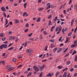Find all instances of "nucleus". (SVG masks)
I'll use <instances>...</instances> for the list:
<instances>
[{"label":"nucleus","mask_w":77,"mask_h":77,"mask_svg":"<svg viewBox=\"0 0 77 77\" xmlns=\"http://www.w3.org/2000/svg\"><path fill=\"white\" fill-rule=\"evenodd\" d=\"M51 17H52L51 14H50V15L48 16V19H50V18H51Z\"/></svg>","instance_id":"obj_35"},{"label":"nucleus","mask_w":77,"mask_h":77,"mask_svg":"<svg viewBox=\"0 0 77 77\" xmlns=\"http://www.w3.org/2000/svg\"><path fill=\"white\" fill-rule=\"evenodd\" d=\"M38 67L40 69V71H42V66H41L40 65H38Z\"/></svg>","instance_id":"obj_20"},{"label":"nucleus","mask_w":77,"mask_h":77,"mask_svg":"<svg viewBox=\"0 0 77 77\" xmlns=\"http://www.w3.org/2000/svg\"><path fill=\"white\" fill-rule=\"evenodd\" d=\"M32 75V72H29L27 75V77H29L30 76Z\"/></svg>","instance_id":"obj_23"},{"label":"nucleus","mask_w":77,"mask_h":77,"mask_svg":"<svg viewBox=\"0 0 77 77\" xmlns=\"http://www.w3.org/2000/svg\"><path fill=\"white\" fill-rule=\"evenodd\" d=\"M11 67V65H8L6 66V69H9V68Z\"/></svg>","instance_id":"obj_14"},{"label":"nucleus","mask_w":77,"mask_h":77,"mask_svg":"<svg viewBox=\"0 0 77 77\" xmlns=\"http://www.w3.org/2000/svg\"><path fill=\"white\" fill-rule=\"evenodd\" d=\"M40 20H41V17H38V19L37 20V22H39Z\"/></svg>","instance_id":"obj_19"},{"label":"nucleus","mask_w":77,"mask_h":77,"mask_svg":"<svg viewBox=\"0 0 77 77\" xmlns=\"http://www.w3.org/2000/svg\"><path fill=\"white\" fill-rule=\"evenodd\" d=\"M26 14H27V13H23V17H24V16H25V15H26Z\"/></svg>","instance_id":"obj_51"},{"label":"nucleus","mask_w":77,"mask_h":77,"mask_svg":"<svg viewBox=\"0 0 77 77\" xmlns=\"http://www.w3.org/2000/svg\"><path fill=\"white\" fill-rule=\"evenodd\" d=\"M17 37L16 38V39L15 40V42H18V35H17Z\"/></svg>","instance_id":"obj_33"},{"label":"nucleus","mask_w":77,"mask_h":77,"mask_svg":"<svg viewBox=\"0 0 77 77\" xmlns=\"http://www.w3.org/2000/svg\"><path fill=\"white\" fill-rule=\"evenodd\" d=\"M1 9L2 11H3V12H5V11H6V9L5 8L3 7H2L1 8Z\"/></svg>","instance_id":"obj_6"},{"label":"nucleus","mask_w":77,"mask_h":77,"mask_svg":"<svg viewBox=\"0 0 77 77\" xmlns=\"http://www.w3.org/2000/svg\"><path fill=\"white\" fill-rule=\"evenodd\" d=\"M75 53H76V51H75L72 53V55H74V54H75Z\"/></svg>","instance_id":"obj_39"},{"label":"nucleus","mask_w":77,"mask_h":77,"mask_svg":"<svg viewBox=\"0 0 77 77\" xmlns=\"http://www.w3.org/2000/svg\"><path fill=\"white\" fill-rule=\"evenodd\" d=\"M72 32H69L68 34V36H71V34H72Z\"/></svg>","instance_id":"obj_34"},{"label":"nucleus","mask_w":77,"mask_h":77,"mask_svg":"<svg viewBox=\"0 0 77 77\" xmlns=\"http://www.w3.org/2000/svg\"><path fill=\"white\" fill-rule=\"evenodd\" d=\"M51 8L52 9H54V6L52 5L51 6Z\"/></svg>","instance_id":"obj_48"},{"label":"nucleus","mask_w":77,"mask_h":77,"mask_svg":"<svg viewBox=\"0 0 77 77\" xmlns=\"http://www.w3.org/2000/svg\"><path fill=\"white\" fill-rule=\"evenodd\" d=\"M70 63H71V61H68L67 62V65H69V64H70Z\"/></svg>","instance_id":"obj_38"},{"label":"nucleus","mask_w":77,"mask_h":77,"mask_svg":"<svg viewBox=\"0 0 77 77\" xmlns=\"http://www.w3.org/2000/svg\"><path fill=\"white\" fill-rule=\"evenodd\" d=\"M57 17L56 16L55 17L54 20V21H56V20H57Z\"/></svg>","instance_id":"obj_37"},{"label":"nucleus","mask_w":77,"mask_h":77,"mask_svg":"<svg viewBox=\"0 0 77 77\" xmlns=\"http://www.w3.org/2000/svg\"><path fill=\"white\" fill-rule=\"evenodd\" d=\"M29 31V29H25L24 30L25 32L26 33V32H27Z\"/></svg>","instance_id":"obj_40"},{"label":"nucleus","mask_w":77,"mask_h":77,"mask_svg":"<svg viewBox=\"0 0 77 77\" xmlns=\"http://www.w3.org/2000/svg\"><path fill=\"white\" fill-rule=\"evenodd\" d=\"M62 48H60V49H59L57 51V53H60L61 51H62Z\"/></svg>","instance_id":"obj_8"},{"label":"nucleus","mask_w":77,"mask_h":77,"mask_svg":"<svg viewBox=\"0 0 77 77\" xmlns=\"http://www.w3.org/2000/svg\"><path fill=\"white\" fill-rule=\"evenodd\" d=\"M30 50H31V48H29V49L27 50L26 51V52L27 53H28V52H29V51Z\"/></svg>","instance_id":"obj_45"},{"label":"nucleus","mask_w":77,"mask_h":77,"mask_svg":"<svg viewBox=\"0 0 77 77\" xmlns=\"http://www.w3.org/2000/svg\"><path fill=\"white\" fill-rule=\"evenodd\" d=\"M27 42H25V45L24 46L25 47H26L27 46Z\"/></svg>","instance_id":"obj_62"},{"label":"nucleus","mask_w":77,"mask_h":77,"mask_svg":"<svg viewBox=\"0 0 77 77\" xmlns=\"http://www.w3.org/2000/svg\"><path fill=\"white\" fill-rule=\"evenodd\" d=\"M33 53V50L31 49L28 53V55L29 56H31Z\"/></svg>","instance_id":"obj_3"},{"label":"nucleus","mask_w":77,"mask_h":77,"mask_svg":"<svg viewBox=\"0 0 77 77\" xmlns=\"http://www.w3.org/2000/svg\"><path fill=\"white\" fill-rule=\"evenodd\" d=\"M63 67L61 66H59L58 67V69H62Z\"/></svg>","instance_id":"obj_25"},{"label":"nucleus","mask_w":77,"mask_h":77,"mask_svg":"<svg viewBox=\"0 0 77 77\" xmlns=\"http://www.w3.org/2000/svg\"><path fill=\"white\" fill-rule=\"evenodd\" d=\"M14 48V47H12L11 48H9L8 49V50L10 51V50H12Z\"/></svg>","instance_id":"obj_36"},{"label":"nucleus","mask_w":77,"mask_h":77,"mask_svg":"<svg viewBox=\"0 0 77 77\" xmlns=\"http://www.w3.org/2000/svg\"><path fill=\"white\" fill-rule=\"evenodd\" d=\"M9 40H12V37L11 36V37L9 38Z\"/></svg>","instance_id":"obj_63"},{"label":"nucleus","mask_w":77,"mask_h":77,"mask_svg":"<svg viewBox=\"0 0 77 77\" xmlns=\"http://www.w3.org/2000/svg\"><path fill=\"white\" fill-rule=\"evenodd\" d=\"M4 36V35L3 33H0V37H3Z\"/></svg>","instance_id":"obj_26"},{"label":"nucleus","mask_w":77,"mask_h":77,"mask_svg":"<svg viewBox=\"0 0 77 77\" xmlns=\"http://www.w3.org/2000/svg\"><path fill=\"white\" fill-rule=\"evenodd\" d=\"M42 72H41L39 76L41 77V76H42Z\"/></svg>","instance_id":"obj_50"},{"label":"nucleus","mask_w":77,"mask_h":77,"mask_svg":"<svg viewBox=\"0 0 77 77\" xmlns=\"http://www.w3.org/2000/svg\"><path fill=\"white\" fill-rule=\"evenodd\" d=\"M77 55H76L75 57V61L77 62Z\"/></svg>","instance_id":"obj_24"},{"label":"nucleus","mask_w":77,"mask_h":77,"mask_svg":"<svg viewBox=\"0 0 77 77\" xmlns=\"http://www.w3.org/2000/svg\"><path fill=\"white\" fill-rule=\"evenodd\" d=\"M25 26L26 27H29V24L27 23L26 25Z\"/></svg>","instance_id":"obj_47"},{"label":"nucleus","mask_w":77,"mask_h":77,"mask_svg":"<svg viewBox=\"0 0 77 77\" xmlns=\"http://www.w3.org/2000/svg\"><path fill=\"white\" fill-rule=\"evenodd\" d=\"M44 67H45V65H43L42 66V71H43V70L44 69Z\"/></svg>","instance_id":"obj_30"},{"label":"nucleus","mask_w":77,"mask_h":77,"mask_svg":"<svg viewBox=\"0 0 77 77\" xmlns=\"http://www.w3.org/2000/svg\"><path fill=\"white\" fill-rule=\"evenodd\" d=\"M59 74V72H57L56 74V77H57Z\"/></svg>","instance_id":"obj_29"},{"label":"nucleus","mask_w":77,"mask_h":77,"mask_svg":"<svg viewBox=\"0 0 77 77\" xmlns=\"http://www.w3.org/2000/svg\"><path fill=\"white\" fill-rule=\"evenodd\" d=\"M3 14L5 18H6V13H5V12H3Z\"/></svg>","instance_id":"obj_21"},{"label":"nucleus","mask_w":77,"mask_h":77,"mask_svg":"<svg viewBox=\"0 0 77 77\" xmlns=\"http://www.w3.org/2000/svg\"><path fill=\"white\" fill-rule=\"evenodd\" d=\"M55 27V26H53L51 27V32H53V29H54Z\"/></svg>","instance_id":"obj_22"},{"label":"nucleus","mask_w":77,"mask_h":77,"mask_svg":"<svg viewBox=\"0 0 77 77\" xmlns=\"http://www.w3.org/2000/svg\"><path fill=\"white\" fill-rule=\"evenodd\" d=\"M51 20H50L49 22L48 26H50V24H51Z\"/></svg>","instance_id":"obj_59"},{"label":"nucleus","mask_w":77,"mask_h":77,"mask_svg":"<svg viewBox=\"0 0 77 77\" xmlns=\"http://www.w3.org/2000/svg\"><path fill=\"white\" fill-rule=\"evenodd\" d=\"M46 6H47V7L46 8V10L48 9L51 8V5H50V3H48L46 4Z\"/></svg>","instance_id":"obj_2"},{"label":"nucleus","mask_w":77,"mask_h":77,"mask_svg":"<svg viewBox=\"0 0 77 77\" xmlns=\"http://www.w3.org/2000/svg\"><path fill=\"white\" fill-rule=\"evenodd\" d=\"M14 21L15 24H17V23H18L19 22V20H18L17 19H15Z\"/></svg>","instance_id":"obj_12"},{"label":"nucleus","mask_w":77,"mask_h":77,"mask_svg":"<svg viewBox=\"0 0 77 77\" xmlns=\"http://www.w3.org/2000/svg\"><path fill=\"white\" fill-rule=\"evenodd\" d=\"M5 39H6V38L4 37L2 38V40L3 41H5Z\"/></svg>","instance_id":"obj_57"},{"label":"nucleus","mask_w":77,"mask_h":77,"mask_svg":"<svg viewBox=\"0 0 77 77\" xmlns=\"http://www.w3.org/2000/svg\"><path fill=\"white\" fill-rule=\"evenodd\" d=\"M43 33L44 35H46L47 34V31H43Z\"/></svg>","instance_id":"obj_46"},{"label":"nucleus","mask_w":77,"mask_h":77,"mask_svg":"<svg viewBox=\"0 0 77 77\" xmlns=\"http://www.w3.org/2000/svg\"><path fill=\"white\" fill-rule=\"evenodd\" d=\"M77 26H76V28L75 29V30H74V32L75 33V32H76V31H77Z\"/></svg>","instance_id":"obj_49"},{"label":"nucleus","mask_w":77,"mask_h":77,"mask_svg":"<svg viewBox=\"0 0 77 77\" xmlns=\"http://www.w3.org/2000/svg\"><path fill=\"white\" fill-rule=\"evenodd\" d=\"M40 39H42L43 38V37H42V34H41L40 35Z\"/></svg>","instance_id":"obj_44"},{"label":"nucleus","mask_w":77,"mask_h":77,"mask_svg":"<svg viewBox=\"0 0 77 77\" xmlns=\"http://www.w3.org/2000/svg\"><path fill=\"white\" fill-rule=\"evenodd\" d=\"M67 72L65 71L64 73L63 74V75L62 77H66V73Z\"/></svg>","instance_id":"obj_10"},{"label":"nucleus","mask_w":77,"mask_h":77,"mask_svg":"<svg viewBox=\"0 0 77 77\" xmlns=\"http://www.w3.org/2000/svg\"><path fill=\"white\" fill-rule=\"evenodd\" d=\"M27 4L26 3H25L23 5L24 6V8H26V6H27Z\"/></svg>","instance_id":"obj_27"},{"label":"nucleus","mask_w":77,"mask_h":77,"mask_svg":"<svg viewBox=\"0 0 77 77\" xmlns=\"http://www.w3.org/2000/svg\"><path fill=\"white\" fill-rule=\"evenodd\" d=\"M12 44H13V43L10 44L8 46V47H11V45H12Z\"/></svg>","instance_id":"obj_58"},{"label":"nucleus","mask_w":77,"mask_h":77,"mask_svg":"<svg viewBox=\"0 0 77 77\" xmlns=\"http://www.w3.org/2000/svg\"><path fill=\"white\" fill-rule=\"evenodd\" d=\"M67 30H68V28H66L64 29H62V32L64 35H65V33L64 32H64H66V31H67Z\"/></svg>","instance_id":"obj_5"},{"label":"nucleus","mask_w":77,"mask_h":77,"mask_svg":"<svg viewBox=\"0 0 77 77\" xmlns=\"http://www.w3.org/2000/svg\"><path fill=\"white\" fill-rule=\"evenodd\" d=\"M61 30H62V26H60L59 27L57 26L56 28L55 29V32H57L58 31V32L57 33V34H59V33H60V32L61 31Z\"/></svg>","instance_id":"obj_1"},{"label":"nucleus","mask_w":77,"mask_h":77,"mask_svg":"<svg viewBox=\"0 0 77 77\" xmlns=\"http://www.w3.org/2000/svg\"><path fill=\"white\" fill-rule=\"evenodd\" d=\"M5 26H6L8 24V19H5Z\"/></svg>","instance_id":"obj_13"},{"label":"nucleus","mask_w":77,"mask_h":77,"mask_svg":"<svg viewBox=\"0 0 77 77\" xmlns=\"http://www.w3.org/2000/svg\"><path fill=\"white\" fill-rule=\"evenodd\" d=\"M52 75L51 74H50V73H49L46 76L47 77H51V76H52Z\"/></svg>","instance_id":"obj_17"},{"label":"nucleus","mask_w":77,"mask_h":77,"mask_svg":"<svg viewBox=\"0 0 77 77\" xmlns=\"http://www.w3.org/2000/svg\"><path fill=\"white\" fill-rule=\"evenodd\" d=\"M69 39V38H67V39L66 40V42H65V43H67L68 42V40Z\"/></svg>","instance_id":"obj_32"},{"label":"nucleus","mask_w":77,"mask_h":77,"mask_svg":"<svg viewBox=\"0 0 77 77\" xmlns=\"http://www.w3.org/2000/svg\"><path fill=\"white\" fill-rule=\"evenodd\" d=\"M75 9L76 10V11H77V5H75Z\"/></svg>","instance_id":"obj_53"},{"label":"nucleus","mask_w":77,"mask_h":77,"mask_svg":"<svg viewBox=\"0 0 77 77\" xmlns=\"http://www.w3.org/2000/svg\"><path fill=\"white\" fill-rule=\"evenodd\" d=\"M76 75H77V73H76L74 74V76L75 77Z\"/></svg>","instance_id":"obj_64"},{"label":"nucleus","mask_w":77,"mask_h":77,"mask_svg":"<svg viewBox=\"0 0 77 77\" xmlns=\"http://www.w3.org/2000/svg\"><path fill=\"white\" fill-rule=\"evenodd\" d=\"M32 35H33V33H31V34H29L28 35V37H30L31 36H32Z\"/></svg>","instance_id":"obj_31"},{"label":"nucleus","mask_w":77,"mask_h":77,"mask_svg":"<svg viewBox=\"0 0 77 77\" xmlns=\"http://www.w3.org/2000/svg\"><path fill=\"white\" fill-rule=\"evenodd\" d=\"M3 48V45H2L0 46V48H1V49H2Z\"/></svg>","instance_id":"obj_42"},{"label":"nucleus","mask_w":77,"mask_h":77,"mask_svg":"<svg viewBox=\"0 0 77 77\" xmlns=\"http://www.w3.org/2000/svg\"><path fill=\"white\" fill-rule=\"evenodd\" d=\"M57 48H54L53 50V52L54 53H55V52L57 51Z\"/></svg>","instance_id":"obj_11"},{"label":"nucleus","mask_w":77,"mask_h":77,"mask_svg":"<svg viewBox=\"0 0 77 77\" xmlns=\"http://www.w3.org/2000/svg\"><path fill=\"white\" fill-rule=\"evenodd\" d=\"M42 56H43V54H41L39 56V58H41V57H42Z\"/></svg>","instance_id":"obj_52"},{"label":"nucleus","mask_w":77,"mask_h":77,"mask_svg":"<svg viewBox=\"0 0 77 77\" xmlns=\"http://www.w3.org/2000/svg\"><path fill=\"white\" fill-rule=\"evenodd\" d=\"M8 24H10V25H13V23H12V22H10Z\"/></svg>","instance_id":"obj_60"},{"label":"nucleus","mask_w":77,"mask_h":77,"mask_svg":"<svg viewBox=\"0 0 77 77\" xmlns=\"http://www.w3.org/2000/svg\"><path fill=\"white\" fill-rule=\"evenodd\" d=\"M73 71H74V69H73L72 68H71L70 70V72H72Z\"/></svg>","instance_id":"obj_54"},{"label":"nucleus","mask_w":77,"mask_h":77,"mask_svg":"<svg viewBox=\"0 0 77 77\" xmlns=\"http://www.w3.org/2000/svg\"><path fill=\"white\" fill-rule=\"evenodd\" d=\"M14 69V67H11L9 68L8 70V71H12Z\"/></svg>","instance_id":"obj_7"},{"label":"nucleus","mask_w":77,"mask_h":77,"mask_svg":"<svg viewBox=\"0 0 77 77\" xmlns=\"http://www.w3.org/2000/svg\"><path fill=\"white\" fill-rule=\"evenodd\" d=\"M68 50V48H66L65 50L63 51V53H65V52H66Z\"/></svg>","instance_id":"obj_55"},{"label":"nucleus","mask_w":77,"mask_h":77,"mask_svg":"<svg viewBox=\"0 0 77 77\" xmlns=\"http://www.w3.org/2000/svg\"><path fill=\"white\" fill-rule=\"evenodd\" d=\"M75 47H76V45H74V44H72L71 45V48H74Z\"/></svg>","instance_id":"obj_16"},{"label":"nucleus","mask_w":77,"mask_h":77,"mask_svg":"<svg viewBox=\"0 0 77 77\" xmlns=\"http://www.w3.org/2000/svg\"><path fill=\"white\" fill-rule=\"evenodd\" d=\"M43 9H44V8H41L38 9V11H42Z\"/></svg>","instance_id":"obj_28"},{"label":"nucleus","mask_w":77,"mask_h":77,"mask_svg":"<svg viewBox=\"0 0 77 77\" xmlns=\"http://www.w3.org/2000/svg\"><path fill=\"white\" fill-rule=\"evenodd\" d=\"M63 13L64 14H66V10H64L63 11Z\"/></svg>","instance_id":"obj_56"},{"label":"nucleus","mask_w":77,"mask_h":77,"mask_svg":"<svg viewBox=\"0 0 77 77\" xmlns=\"http://www.w3.org/2000/svg\"><path fill=\"white\" fill-rule=\"evenodd\" d=\"M33 69H34V70H35V71L38 72L39 71V69L38 67H36L35 66H34L33 67Z\"/></svg>","instance_id":"obj_4"},{"label":"nucleus","mask_w":77,"mask_h":77,"mask_svg":"<svg viewBox=\"0 0 77 77\" xmlns=\"http://www.w3.org/2000/svg\"><path fill=\"white\" fill-rule=\"evenodd\" d=\"M50 42H52V43H54V42L55 41V40L54 39H52L51 40H50L49 41Z\"/></svg>","instance_id":"obj_15"},{"label":"nucleus","mask_w":77,"mask_h":77,"mask_svg":"<svg viewBox=\"0 0 77 77\" xmlns=\"http://www.w3.org/2000/svg\"><path fill=\"white\" fill-rule=\"evenodd\" d=\"M51 48H53L54 47V46H53V43H51Z\"/></svg>","instance_id":"obj_41"},{"label":"nucleus","mask_w":77,"mask_h":77,"mask_svg":"<svg viewBox=\"0 0 77 77\" xmlns=\"http://www.w3.org/2000/svg\"><path fill=\"white\" fill-rule=\"evenodd\" d=\"M7 47H8V45H7V44H3V48H6Z\"/></svg>","instance_id":"obj_9"},{"label":"nucleus","mask_w":77,"mask_h":77,"mask_svg":"<svg viewBox=\"0 0 77 77\" xmlns=\"http://www.w3.org/2000/svg\"><path fill=\"white\" fill-rule=\"evenodd\" d=\"M0 63H2V64H3V65H5V61L3 60V61H1L0 62Z\"/></svg>","instance_id":"obj_18"},{"label":"nucleus","mask_w":77,"mask_h":77,"mask_svg":"<svg viewBox=\"0 0 77 77\" xmlns=\"http://www.w3.org/2000/svg\"><path fill=\"white\" fill-rule=\"evenodd\" d=\"M47 48H48V46H46L45 47V51L47 50Z\"/></svg>","instance_id":"obj_43"},{"label":"nucleus","mask_w":77,"mask_h":77,"mask_svg":"<svg viewBox=\"0 0 77 77\" xmlns=\"http://www.w3.org/2000/svg\"><path fill=\"white\" fill-rule=\"evenodd\" d=\"M62 37H60L59 39V41H61V39H62Z\"/></svg>","instance_id":"obj_61"}]
</instances>
